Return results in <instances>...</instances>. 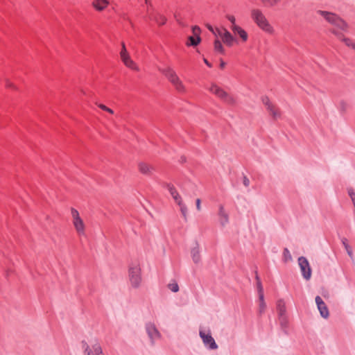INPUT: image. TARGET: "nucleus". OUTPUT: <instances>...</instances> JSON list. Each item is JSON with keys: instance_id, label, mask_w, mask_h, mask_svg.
<instances>
[{"instance_id": "1", "label": "nucleus", "mask_w": 355, "mask_h": 355, "mask_svg": "<svg viewBox=\"0 0 355 355\" xmlns=\"http://www.w3.org/2000/svg\"><path fill=\"white\" fill-rule=\"evenodd\" d=\"M160 71L171 83L178 93L184 94L187 92L186 87L180 80L177 73L172 68L168 67L165 69H161Z\"/></svg>"}, {"instance_id": "2", "label": "nucleus", "mask_w": 355, "mask_h": 355, "mask_svg": "<svg viewBox=\"0 0 355 355\" xmlns=\"http://www.w3.org/2000/svg\"><path fill=\"white\" fill-rule=\"evenodd\" d=\"M209 92L214 94L217 98L230 105H234L236 103L235 98L230 94L225 92L216 84L212 83L208 88Z\"/></svg>"}, {"instance_id": "3", "label": "nucleus", "mask_w": 355, "mask_h": 355, "mask_svg": "<svg viewBox=\"0 0 355 355\" xmlns=\"http://www.w3.org/2000/svg\"><path fill=\"white\" fill-rule=\"evenodd\" d=\"M251 17L257 25L263 31L270 33L273 31L272 27L268 23L267 19L259 9H252L251 10Z\"/></svg>"}, {"instance_id": "4", "label": "nucleus", "mask_w": 355, "mask_h": 355, "mask_svg": "<svg viewBox=\"0 0 355 355\" xmlns=\"http://www.w3.org/2000/svg\"><path fill=\"white\" fill-rule=\"evenodd\" d=\"M128 277L131 286L138 288L142 281L141 269L139 263H132L128 269Z\"/></svg>"}, {"instance_id": "5", "label": "nucleus", "mask_w": 355, "mask_h": 355, "mask_svg": "<svg viewBox=\"0 0 355 355\" xmlns=\"http://www.w3.org/2000/svg\"><path fill=\"white\" fill-rule=\"evenodd\" d=\"M317 12L322 15L330 24L336 26L341 30L346 29L347 24L334 13L322 10H318Z\"/></svg>"}, {"instance_id": "6", "label": "nucleus", "mask_w": 355, "mask_h": 355, "mask_svg": "<svg viewBox=\"0 0 355 355\" xmlns=\"http://www.w3.org/2000/svg\"><path fill=\"white\" fill-rule=\"evenodd\" d=\"M72 222L74 227L79 236L85 234V224L83 220L80 217L78 211L74 209H71Z\"/></svg>"}, {"instance_id": "7", "label": "nucleus", "mask_w": 355, "mask_h": 355, "mask_svg": "<svg viewBox=\"0 0 355 355\" xmlns=\"http://www.w3.org/2000/svg\"><path fill=\"white\" fill-rule=\"evenodd\" d=\"M121 52H120V57H121V59L122 60V62L124 63V64L131 69H134V70H137V64L136 63L131 59L127 49H126V47H125V45L124 44V42H122L121 44Z\"/></svg>"}, {"instance_id": "8", "label": "nucleus", "mask_w": 355, "mask_h": 355, "mask_svg": "<svg viewBox=\"0 0 355 355\" xmlns=\"http://www.w3.org/2000/svg\"><path fill=\"white\" fill-rule=\"evenodd\" d=\"M217 36H219L223 43L227 46H232L235 41V38L225 28H216Z\"/></svg>"}, {"instance_id": "9", "label": "nucleus", "mask_w": 355, "mask_h": 355, "mask_svg": "<svg viewBox=\"0 0 355 355\" xmlns=\"http://www.w3.org/2000/svg\"><path fill=\"white\" fill-rule=\"evenodd\" d=\"M262 102L266 107L267 110L269 112L273 119L277 120L281 117L280 110L275 105L270 102L268 97L263 96L262 98Z\"/></svg>"}, {"instance_id": "10", "label": "nucleus", "mask_w": 355, "mask_h": 355, "mask_svg": "<svg viewBox=\"0 0 355 355\" xmlns=\"http://www.w3.org/2000/svg\"><path fill=\"white\" fill-rule=\"evenodd\" d=\"M192 33L193 35L188 37L187 41L186 42V44L188 46H196L201 42V38L200 36L201 33L200 28L198 26H195L192 28Z\"/></svg>"}, {"instance_id": "11", "label": "nucleus", "mask_w": 355, "mask_h": 355, "mask_svg": "<svg viewBox=\"0 0 355 355\" xmlns=\"http://www.w3.org/2000/svg\"><path fill=\"white\" fill-rule=\"evenodd\" d=\"M298 263L304 278L309 279L311 276V269L308 260L304 257H300L298 259Z\"/></svg>"}, {"instance_id": "12", "label": "nucleus", "mask_w": 355, "mask_h": 355, "mask_svg": "<svg viewBox=\"0 0 355 355\" xmlns=\"http://www.w3.org/2000/svg\"><path fill=\"white\" fill-rule=\"evenodd\" d=\"M200 336L204 344L208 346L209 349H216L218 348V345L210 333L206 334L204 331H200Z\"/></svg>"}, {"instance_id": "13", "label": "nucleus", "mask_w": 355, "mask_h": 355, "mask_svg": "<svg viewBox=\"0 0 355 355\" xmlns=\"http://www.w3.org/2000/svg\"><path fill=\"white\" fill-rule=\"evenodd\" d=\"M315 302L322 317L327 318L329 315L328 308L320 296L315 297Z\"/></svg>"}, {"instance_id": "14", "label": "nucleus", "mask_w": 355, "mask_h": 355, "mask_svg": "<svg viewBox=\"0 0 355 355\" xmlns=\"http://www.w3.org/2000/svg\"><path fill=\"white\" fill-rule=\"evenodd\" d=\"M83 347H85L86 355H104L101 347L98 343L92 345L90 349L86 343H83Z\"/></svg>"}, {"instance_id": "15", "label": "nucleus", "mask_w": 355, "mask_h": 355, "mask_svg": "<svg viewBox=\"0 0 355 355\" xmlns=\"http://www.w3.org/2000/svg\"><path fill=\"white\" fill-rule=\"evenodd\" d=\"M110 4V0H93L92 7L98 12L103 11Z\"/></svg>"}, {"instance_id": "16", "label": "nucleus", "mask_w": 355, "mask_h": 355, "mask_svg": "<svg viewBox=\"0 0 355 355\" xmlns=\"http://www.w3.org/2000/svg\"><path fill=\"white\" fill-rule=\"evenodd\" d=\"M331 32L335 34L340 40L343 42L346 46L355 49V42H354L352 40L345 37L343 33L336 31L335 29H332Z\"/></svg>"}, {"instance_id": "17", "label": "nucleus", "mask_w": 355, "mask_h": 355, "mask_svg": "<svg viewBox=\"0 0 355 355\" xmlns=\"http://www.w3.org/2000/svg\"><path fill=\"white\" fill-rule=\"evenodd\" d=\"M164 185L168 190L169 193H171V196L173 197L175 202L177 204H180L182 198L179 195L178 192L177 191L176 189L175 188V187L173 184L168 183H166Z\"/></svg>"}, {"instance_id": "18", "label": "nucleus", "mask_w": 355, "mask_h": 355, "mask_svg": "<svg viewBox=\"0 0 355 355\" xmlns=\"http://www.w3.org/2000/svg\"><path fill=\"white\" fill-rule=\"evenodd\" d=\"M149 19L155 21L159 26L164 25L166 21V18L159 13H152L149 15Z\"/></svg>"}, {"instance_id": "19", "label": "nucleus", "mask_w": 355, "mask_h": 355, "mask_svg": "<svg viewBox=\"0 0 355 355\" xmlns=\"http://www.w3.org/2000/svg\"><path fill=\"white\" fill-rule=\"evenodd\" d=\"M234 35H237L241 38V41L245 42L248 39V35L247 32L243 29L241 26H234L232 31Z\"/></svg>"}, {"instance_id": "20", "label": "nucleus", "mask_w": 355, "mask_h": 355, "mask_svg": "<svg viewBox=\"0 0 355 355\" xmlns=\"http://www.w3.org/2000/svg\"><path fill=\"white\" fill-rule=\"evenodd\" d=\"M147 333L150 338V339L153 340L159 336V333L153 324H148L146 326Z\"/></svg>"}, {"instance_id": "21", "label": "nucleus", "mask_w": 355, "mask_h": 355, "mask_svg": "<svg viewBox=\"0 0 355 355\" xmlns=\"http://www.w3.org/2000/svg\"><path fill=\"white\" fill-rule=\"evenodd\" d=\"M276 309L278 315L286 314V307L284 300L279 299L276 304Z\"/></svg>"}, {"instance_id": "22", "label": "nucleus", "mask_w": 355, "mask_h": 355, "mask_svg": "<svg viewBox=\"0 0 355 355\" xmlns=\"http://www.w3.org/2000/svg\"><path fill=\"white\" fill-rule=\"evenodd\" d=\"M218 216L220 217V221L222 225H224L228 222V215L225 213L223 205H220Z\"/></svg>"}, {"instance_id": "23", "label": "nucleus", "mask_w": 355, "mask_h": 355, "mask_svg": "<svg viewBox=\"0 0 355 355\" xmlns=\"http://www.w3.org/2000/svg\"><path fill=\"white\" fill-rule=\"evenodd\" d=\"M191 256H192L193 261L196 263H198L200 261V251H199L198 246H197L196 248H193L191 250Z\"/></svg>"}, {"instance_id": "24", "label": "nucleus", "mask_w": 355, "mask_h": 355, "mask_svg": "<svg viewBox=\"0 0 355 355\" xmlns=\"http://www.w3.org/2000/svg\"><path fill=\"white\" fill-rule=\"evenodd\" d=\"M255 278H256V280H257V291H258V293H259V298H262V296H264V295H263V286H262L261 280H260V279L259 277L257 272H256V277H255Z\"/></svg>"}, {"instance_id": "25", "label": "nucleus", "mask_w": 355, "mask_h": 355, "mask_svg": "<svg viewBox=\"0 0 355 355\" xmlns=\"http://www.w3.org/2000/svg\"><path fill=\"white\" fill-rule=\"evenodd\" d=\"M214 49L216 51L220 53V54H225V49L220 42V41L218 39L214 41Z\"/></svg>"}, {"instance_id": "26", "label": "nucleus", "mask_w": 355, "mask_h": 355, "mask_svg": "<svg viewBox=\"0 0 355 355\" xmlns=\"http://www.w3.org/2000/svg\"><path fill=\"white\" fill-rule=\"evenodd\" d=\"M261 1L265 7L271 8L277 6L280 0H261Z\"/></svg>"}, {"instance_id": "27", "label": "nucleus", "mask_w": 355, "mask_h": 355, "mask_svg": "<svg viewBox=\"0 0 355 355\" xmlns=\"http://www.w3.org/2000/svg\"><path fill=\"white\" fill-rule=\"evenodd\" d=\"M139 169L143 174H148L150 172V167L148 164L145 163H140L139 164Z\"/></svg>"}, {"instance_id": "28", "label": "nucleus", "mask_w": 355, "mask_h": 355, "mask_svg": "<svg viewBox=\"0 0 355 355\" xmlns=\"http://www.w3.org/2000/svg\"><path fill=\"white\" fill-rule=\"evenodd\" d=\"M278 316H279V322H280V324H281L282 327L283 329L287 328L288 321V318H287L286 314H285V315H278Z\"/></svg>"}, {"instance_id": "29", "label": "nucleus", "mask_w": 355, "mask_h": 355, "mask_svg": "<svg viewBox=\"0 0 355 355\" xmlns=\"http://www.w3.org/2000/svg\"><path fill=\"white\" fill-rule=\"evenodd\" d=\"M259 313L261 315L263 313H264L266 304L264 302V296H262V298H259Z\"/></svg>"}, {"instance_id": "30", "label": "nucleus", "mask_w": 355, "mask_h": 355, "mask_svg": "<svg viewBox=\"0 0 355 355\" xmlns=\"http://www.w3.org/2000/svg\"><path fill=\"white\" fill-rule=\"evenodd\" d=\"M226 19L230 22L231 25L230 26V29L232 31L234 28V26H238V25L236 24V18L232 15H227Z\"/></svg>"}, {"instance_id": "31", "label": "nucleus", "mask_w": 355, "mask_h": 355, "mask_svg": "<svg viewBox=\"0 0 355 355\" xmlns=\"http://www.w3.org/2000/svg\"><path fill=\"white\" fill-rule=\"evenodd\" d=\"M283 260L284 262H288L292 260V256L290 253V251L287 248L284 249Z\"/></svg>"}, {"instance_id": "32", "label": "nucleus", "mask_w": 355, "mask_h": 355, "mask_svg": "<svg viewBox=\"0 0 355 355\" xmlns=\"http://www.w3.org/2000/svg\"><path fill=\"white\" fill-rule=\"evenodd\" d=\"M168 288L173 292H178L179 291V286L176 282L168 284Z\"/></svg>"}, {"instance_id": "33", "label": "nucleus", "mask_w": 355, "mask_h": 355, "mask_svg": "<svg viewBox=\"0 0 355 355\" xmlns=\"http://www.w3.org/2000/svg\"><path fill=\"white\" fill-rule=\"evenodd\" d=\"M179 206H180V211L182 214V215L186 217V214H187V207L185 206V205H184L182 203V200H180V204H178Z\"/></svg>"}, {"instance_id": "34", "label": "nucleus", "mask_w": 355, "mask_h": 355, "mask_svg": "<svg viewBox=\"0 0 355 355\" xmlns=\"http://www.w3.org/2000/svg\"><path fill=\"white\" fill-rule=\"evenodd\" d=\"M348 193L355 207V193L353 189H349Z\"/></svg>"}, {"instance_id": "35", "label": "nucleus", "mask_w": 355, "mask_h": 355, "mask_svg": "<svg viewBox=\"0 0 355 355\" xmlns=\"http://www.w3.org/2000/svg\"><path fill=\"white\" fill-rule=\"evenodd\" d=\"M207 28L212 33H214L215 35L217 36V31H216V28L214 29L211 25H207Z\"/></svg>"}, {"instance_id": "36", "label": "nucleus", "mask_w": 355, "mask_h": 355, "mask_svg": "<svg viewBox=\"0 0 355 355\" xmlns=\"http://www.w3.org/2000/svg\"><path fill=\"white\" fill-rule=\"evenodd\" d=\"M243 184L245 186V187H248L249 184H250V180L249 179L247 178V177H244L243 178Z\"/></svg>"}, {"instance_id": "37", "label": "nucleus", "mask_w": 355, "mask_h": 355, "mask_svg": "<svg viewBox=\"0 0 355 355\" xmlns=\"http://www.w3.org/2000/svg\"><path fill=\"white\" fill-rule=\"evenodd\" d=\"M345 250H346L347 254H349V256L352 257V250L351 247L347 246Z\"/></svg>"}, {"instance_id": "38", "label": "nucleus", "mask_w": 355, "mask_h": 355, "mask_svg": "<svg viewBox=\"0 0 355 355\" xmlns=\"http://www.w3.org/2000/svg\"><path fill=\"white\" fill-rule=\"evenodd\" d=\"M200 203H201L200 200L198 198V199L196 200V208H197V209H198V211H200V209H201Z\"/></svg>"}, {"instance_id": "39", "label": "nucleus", "mask_w": 355, "mask_h": 355, "mask_svg": "<svg viewBox=\"0 0 355 355\" xmlns=\"http://www.w3.org/2000/svg\"><path fill=\"white\" fill-rule=\"evenodd\" d=\"M342 243H343V245H344L345 249H346L347 246H349V244H348V241L345 238L343 239Z\"/></svg>"}, {"instance_id": "40", "label": "nucleus", "mask_w": 355, "mask_h": 355, "mask_svg": "<svg viewBox=\"0 0 355 355\" xmlns=\"http://www.w3.org/2000/svg\"><path fill=\"white\" fill-rule=\"evenodd\" d=\"M6 85L8 88H12V89H15V87L13 85V84L11 83L10 82H9V81L6 82Z\"/></svg>"}, {"instance_id": "41", "label": "nucleus", "mask_w": 355, "mask_h": 355, "mask_svg": "<svg viewBox=\"0 0 355 355\" xmlns=\"http://www.w3.org/2000/svg\"><path fill=\"white\" fill-rule=\"evenodd\" d=\"M225 62L223 60H220V69H224L225 67Z\"/></svg>"}, {"instance_id": "42", "label": "nucleus", "mask_w": 355, "mask_h": 355, "mask_svg": "<svg viewBox=\"0 0 355 355\" xmlns=\"http://www.w3.org/2000/svg\"><path fill=\"white\" fill-rule=\"evenodd\" d=\"M98 107H99L101 110H105V111L107 109V106H105V105H103V104H99V105H98Z\"/></svg>"}, {"instance_id": "43", "label": "nucleus", "mask_w": 355, "mask_h": 355, "mask_svg": "<svg viewBox=\"0 0 355 355\" xmlns=\"http://www.w3.org/2000/svg\"><path fill=\"white\" fill-rule=\"evenodd\" d=\"M204 62L209 67H211V64L208 62V60L207 59H204Z\"/></svg>"}, {"instance_id": "44", "label": "nucleus", "mask_w": 355, "mask_h": 355, "mask_svg": "<svg viewBox=\"0 0 355 355\" xmlns=\"http://www.w3.org/2000/svg\"><path fill=\"white\" fill-rule=\"evenodd\" d=\"M106 112H108L110 114H113V110L110 108L107 107V109L105 110Z\"/></svg>"}]
</instances>
